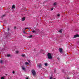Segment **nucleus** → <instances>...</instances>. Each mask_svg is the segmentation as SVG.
Returning <instances> with one entry per match:
<instances>
[{"label":"nucleus","instance_id":"nucleus-1","mask_svg":"<svg viewBox=\"0 0 79 79\" xmlns=\"http://www.w3.org/2000/svg\"><path fill=\"white\" fill-rule=\"evenodd\" d=\"M47 56L48 59H52V56L50 52L48 53Z\"/></svg>","mask_w":79,"mask_h":79},{"label":"nucleus","instance_id":"nucleus-2","mask_svg":"<svg viewBox=\"0 0 79 79\" xmlns=\"http://www.w3.org/2000/svg\"><path fill=\"white\" fill-rule=\"evenodd\" d=\"M59 50L61 53H63V50L62 49V48H59Z\"/></svg>","mask_w":79,"mask_h":79},{"label":"nucleus","instance_id":"nucleus-3","mask_svg":"<svg viewBox=\"0 0 79 79\" xmlns=\"http://www.w3.org/2000/svg\"><path fill=\"white\" fill-rule=\"evenodd\" d=\"M32 74L33 76H35V74H36V73H35V71L34 69H32L31 71Z\"/></svg>","mask_w":79,"mask_h":79},{"label":"nucleus","instance_id":"nucleus-4","mask_svg":"<svg viewBox=\"0 0 79 79\" xmlns=\"http://www.w3.org/2000/svg\"><path fill=\"white\" fill-rule=\"evenodd\" d=\"M79 37V34H77L76 35H74V37L73 38V39H74V38H76V37Z\"/></svg>","mask_w":79,"mask_h":79},{"label":"nucleus","instance_id":"nucleus-5","mask_svg":"<svg viewBox=\"0 0 79 79\" xmlns=\"http://www.w3.org/2000/svg\"><path fill=\"white\" fill-rule=\"evenodd\" d=\"M35 30H36V33L39 32L40 31V30L39 29H36Z\"/></svg>","mask_w":79,"mask_h":79},{"label":"nucleus","instance_id":"nucleus-6","mask_svg":"<svg viewBox=\"0 0 79 79\" xmlns=\"http://www.w3.org/2000/svg\"><path fill=\"white\" fill-rule=\"evenodd\" d=\"M42 66V64H40L39 65H38V66L39 67V68H40Z\"/></svg>","mask_w":79,"mask_h":79},{"label":"nucleus","instance_id":"nucleus-7","mask_svg":"<svg viewBox=\"0 0 79 79\" xmlns=\"http://www.w3.org/2000/svg\"><path fill=\"white\" fill-rule=\"evenodd\" d=\"M25 19H26V18H25V17H23L22 19V21H24Z\"/></svg>","mask_w":79,"mask_h":79},{"label":"nucleus","instance_id":"nucleus-8","mask_svg":"<svg viewBox=\"0 0 79 79\" xmlns=\"http://www.w3.org/2000/svg\"><path fill=\"white\" fill-rule=\"evenodd\" d=\"M22 69L23 70H25L26 69L24 67H23L22 66Z\"/></svg>","mask_w":79,"mask_h":79},{"label":"nucleus","instance_id":"nucleus-9","mask_svg":"<svg viewBox=\"0 0 79 79\" xmlns=\"http://www.w3.org/2000/svg\"><path fill=\"white\" fill-rule=\"evenodd\" d=\"M32 32H33V33H37V32L36 31H32Z\"/></svg>","mask_w":79,"mask_h":79},{"label":"nucleus","instance_id":"nucleus-10","mask_svg":"<svg viewBox=\"0 0 79 79\" xmlns=\"http://www.w3.org/2000/svg\"><path fill=\"white\" fill-rule=\"evenodd\" d=\"M56 2H54L53 4V5H54V6H56Z\"/></svg>","mask_w":79,"mask_h":79},{"label":"nucleus","instance_id":"nucleus-11","mask_svg":"<svg viewBox=\"0 0 79 79\" xmlns=\"http://www.w3.org/2000/svg\"><path fill=\"white\" fill-rule=\"evenodd\" d=\"M14 8H15V5H13L12 7V9H13Z\"/></svg>","mask_w":79,"mask_h":79},{"label":"nucleus","instance_id":"nucleus-12","mask_svg":"<svg viewBox=\"0 0 79 79\" xmlns=\"http://www.w3.org/2000/svg\"><path fill=\"white\" fill-rule=\"evenodd\" d=\"M32 37V35H30L28 36L29 38H31Z\"/></svg>","mask_w":79,"mask_h":79},{"label":"nucleus","instance_id":"nucleus-13","mask_svg":"<svg viewBox=\"0 0 79 79\" xmlns=\"http://www.w3.org/2000/svg\"><path fill=\"white\" fill-rule=\"evenodd\" d=\"M21 56H25V54H22L21 55Z\"/></svg>","mask_w":79,"mask_h":79},{"label":"nucleus","instance_id":"nucleus-14","mask_svg":"<svg viewBox=\"0 0 79 79\" xmlns=\"http://www.w3.org/2000/svg\"><path fill=\"white\" fill-rule=\"evenodd\" d=\"M10 54H8L7 55V57H10Z\"/></svg>","mask_w":79,"mask_h":79},{"label":"nucleus","instance_id":"nucleus-15","mask_svg":"<svg viewBox=\"0 0 79 79\" xmlns=\"http://www.w3.org/2000/svg\"><path fill=\"white\" fill-rule=\"evenodd\" d=\"M25 64H28L29 65V64L27 62H25Z\"/></svg>","mask_w":79,"mask_h":79},{"label":"nucleus","instance_id":"nucleus-16","mask_svg":"<svg viewBox=\"0 0 79 79\" xmlns=\"http://www.w3.org/2000/svg\"><path fill=\"white\" fill-rule=\"evenodd\" d=\"M48 64H47V63H45V66H47V65H48Z\"/></svg>","mask_w":79,"mask_h":79},{"label":"nucleus","instance_id":"nucleus-17","mask_svg":"<svg viewBox=\"0 0 79 79\" xmlns=\"http://www.w3.org/2000/svg\"><path fill=\"white\" fill-rule=\"evenodd\" d=\"M0 63H3V61L2 60H0Z\"/></svg>","mask_w":79,"mask_h":79},{"label":"nucleus","instance_id":"nucleus-18","mask_svg":"<svg viewBox=\"0 0 79 79\" xmlns=\"http://www.w3.org/2000/svg\"><path fill=\"white\" fill-rule=\"evenodd\" d=\"M59 32H60V33H61V32H62V31H61V30L59 31Z\"/></svg>","mask_w":79,"mask_h":79},{"label":"nucleus","instance_id":"nucleus-19","mask_svg":"<svg viewBox=\"0 0 79 79\" xmlns=\"http://www.w3.org/2000/svg\"><path fill=\"white\" fill-rule=\"evenodd\" d=\"M1 79H5V78L3 77H2L1 78Z\"/></svg>","mask_w":79,"mask_h":79},{"label":"nucleus","instance_id":"nucleus-20","mask_svg":"<svg viewBox=\"0 0 79 79\" xmlns=\"http://www.w3.org/2000/svg\"><path fill=\"white\" fill-rule=\"evenodd\" d=\"M5 16V15H3L2 16V17L3 18V17H4V16Z\"/></svg>","mask_w":79,"mask_h":79},{"label":"nucleus","instance_id":"nucleus-21","mask_svg":"<svg viewBox=\"0 0 79 79\" xmlns=\"http://www.w3.org/2000/svg\"><path fill=\"white\" fill-rule=\"evenodd\" d=\"M56 69H54V71L55 73H56L55 71H56Z\"/></svg>","mask_w":79,"mask_h":79},{"label":"nucleus","instance_id":"nucleus-22","mask_svg":"<svg viewBox=\"0 0 79 79\" xmlns=\"http://www.w3.org/2000/svg\"><path fill=\"white\" fill-rule=\"evenodd\" d=\"M16 53H19V51H16Z\"/></svg>","mask_w":79,"mask_h":79},{"label":"nucleus","instance_id":"nucleus-23","mask_svg":"<svg viewBox=\"0 0 79 79\" xmlns=\"http://www.w3.org/2000/svg\"><path fill=\"white\" fill-rule=\"evenodd\" d=\"M27 61L29 63H31V61H30L29 60H28Z\"/></svg>","mask_w":79,"mask_h":79},{"label":"nucleus","instance_id":"nucleus-24","mask_svg":"<svg viewBox=\"0 0 79 79\" xmlns=\"http://www.w3.org/2000/svg\"><path fill=\"white\" fill-rule=\"evenodd\" d=\"M53 10V8H51V11H52V10Z\"/></svg>","mask_w":79,"mask_h":79},{"label":"nucleus","instance_id":"nucleus-25","mask_svg":"<svg viewBox=\"0 0 79 79\" xmlns=\"http://www.w3.org/2000/svg\"><path fill=\"white\" fill-rule=\"evenodd\" d=\"M12 73L13 74H15V72L14 71H13Z\"/></svg>","mask_w":79,"mask_h":79},{"label":"nucleus","instance_id":"nucleus-26","mask_svg":"<svg viewBox=\"0 0 79 79\" xmlns=\"http://www.w3.org/2000/svg\"><path fill=\"white\" fill-rule=\"evenodd\" d=\"M60 14H58L57 15V16H60Z\"/></svg>","mask_w":79,"mask_h":79},{"label":"nucleus","instance_id":"nucleus-27","mask_svg":"<svg viewBox=\"0 0 79 79\" xmlns=\"http://www.w3.org/2000/svg\"><path fill=\"white\" fill-rule=\"evenodd\" d=\"M23 33H25L26 31H23Z\"/></svg>","mask_w":79,"mask_h":79},{"label":"nucleus","instance_id":"nucleus-28","mask_svg":"<svg viewBox=\"0 0 79 79\" xmlns=\"http://www.w3.org/2000/svg\"><path fill=\"white\" fill-rule=\"evenodd\" d=\"M67 79H70V78L67 77Z\"/></svg>","mask_w":79,"mask_h":79},{"label":"nucleus","instance_id":"nucleus-29","mask_svg":"<svg viewBox=\"0 0 79 79\" xmlns=\"http://www.w3.org/2000/svg\"><path fill=\"white\" fill-rule=\"evenodd\" d=\"M29 29V28H25V30H26V29Z\"/></svg>","mask_w":79,"mask_h":79},{"label":"nucleus","instance_id":"nucleus-30","mask_svg":"<svg viewBox=\"0 0 79 79\" xmlns=\"http://www.w3.org/2000/svg\"><path fill=\"white\" fill-rule=\"evenodd\" d=\"M9 30H10V28H8V29H7V31H9Z\"/></svg>","mask_w":79,"mask_h":79},{"label":"nucleus","instance_id":"nucleus-31","mask_svg":"<svg viewBox=\"0 0 79 79\" xmlns=\"http://www.w3.org/2000/svg\"><path fill=\"white\" fill-rule=\"evenodd\" d=\"M52 79V77H50V79Z\"/></svg>","mask_w":79,"mask_h":79},{"label":"nucleus","instance_id":"nucleus-32","mask_svg":"<svg viewBox=\"0 0 79 79\" xmlns=\"http://www.w3.org/2000/svg\"><path fill=\"white\" fill-rule=\"evenodd\" d=\"M26 79H29V78H28V77L26 78Z\"/></svg>","mask_w":79,"mask_h":79},{"label":"nucleus","instance_id":"nucleus-33","mask_svg":"<svg viewBox=\"0 0 79 79\" xmlns=\"http://www.w3.org/2000/svg\"><path fill=\"white\" fill-rule=\"evenodd\" d=\"M16 27H14V29H16Z\"/></svg>","mask_w":79,"mask_h":79},{"label":"nucleus","instance_id":"nucleus-34","mask_svg":"<svg viewBox=\"0 0 79 79\" xmlns=\"http://www.w3.org/2000/svg\"><path fill=\"white\" fill-rule=\"evenodd\" d=\"M54 79H55L54 78Z\"/></svg>","mask_w":79,"mask_h":79}]
</instances>
